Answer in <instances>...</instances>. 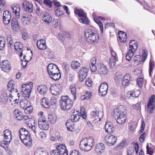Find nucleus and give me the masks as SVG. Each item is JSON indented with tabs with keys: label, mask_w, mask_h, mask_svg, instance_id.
I'll return each mask as SVG.
<instances>
[{
	"label": "nucleus",
	"mask_w": 155,
	"mask_h": 155,
	"mask_svg": "<svg viewBox=\"0 0 155 155\" xmlns=\"http://www.w3.org/2000/svg\"><path fill=\"white\" fill-rule=\"evenodd\" d=\"M148 52L145 50H143L142 51V61L144 62L147 58Z\"/></svg>",
	"instance_id": "nucleus-54"
},
{
	"label": "nucleus",
	"mask_w": 155,
	"mask_h": 155,
	"mask_svg": "<svg viewBox=\"0 0 155 155\" xmlns=\"http://www.w3.org/2000/svg\"><path fill=\"white\" fill-rule=\"evenodd\" d=\"M140 92L139 90H135L128 92V95L133 97H137L140 94Z\"/></svg>",
	"instance_id": "nucleus-39"
},
{
	"label": "nucleus",
	"mask_w": 155,
	"mask_h": 155,
	"mask_svg": "<svg viewBox=\"0 0 155 155\" xmlns=\"http://www.w3.org/2000/svg\"><path fill=\"white\" fill-rule=\"evenodd\" d=\"M105 128L106 131L109 134L113 133L115 130L114 127L112 123L107 121L105 124Z\"/></svg>",
	"instance_id": "nucleus-25"
},
{
	"label": "nucleus",
	"mask_w": 155,
	"mask_h": 155,
	"mask_svg": "<svg viewBox=\"0 0 155 155\" xmlns=\"http://www.w3.org/2000/svg\"><path fill=\"white\" fill-rule=\"evenodd\" d=\"M126 143V140H123L120 142V144L117 146V147L119 149H121L124 147Z\"/></svg>",
	"instance_id": "nucleus-58"
},
{
	"label": "nucleus",
	"mask_w": 155,
	"mask_h": 155,
	"mask_svg": "<svg viewBox=\"0 0 155 155\" xmlns=\"http://www.w3.org/2000/svg\"><path fill=\"white\" fill-rule=\"evenodd\" d=\"M41 105L45 108H49L50 106L49 100L47 98L42 99L41 102Z\"/></svg>",
	"instance_id": "nucleus-41"
},
{
	"label": "nucleus",
	"mask_w": 155,
	"mask_h": 155,
	"mask_svg": "<svg viewBox=\"0 0 155 155\" xmlns=\"http://www.w3.org/2000/svg\"><path fill=\"white\" fill-rule=\"evenodd\" d=\"M28 126L29 128L31 129V130L35 134H36V133L38 132V128L37 127L36 125H35V124L34 123L33 125L32 124H28Z\"/></svg>",
	"instance_id": "nucleus-49"
},
{
	"label": "nucleus",
	"mask_w": 155,
	"mask_h": 155,
	"mask_svg": "<svg viewBox=\"0 0 155 155\" xmlns=\"http://www.w3.org/2000/svg\"><path fill=\"white\" fill-rule=\"evenodd\" d=\"M5 39L3 37H0V50H3L5 47Z\"/></svg>",
	"instance_id": "nucleus-44"
},
{
	"label": "nucleus",
	"mask_w": 155,
	"mask_h": 155,
	"mask_svg": "<svg viewBox=\"0 0 155 155\" xmlns=\"http://www.w3.org/2000/svg\"><path fill=\"white\" fill-rule=\"evenodd\" d=\"M94 141L92 137H87L83 139L81 141L80 147L81 150L88 151L94 146Z\"/></svg>",
	"instance_id": "nucleus-4"
},
{
	"label": "nucleus",
	"mask_w": 155,
	"mask_h": 155,
	"mask_svg": "<svg viewBox=\"0 0 155 155\" xmlns=\"http://www.w3.org/2000/svg\"><path fill=\"white\" fill-rule=\"evenodd\" d=\"M23 5L25 10L27 12H31L33 11V5L29 2L25 0L24 1Z\"/></svg>",
	"instance_id": "nucleus-27"
},
{
	"label": "nucleus",
	"mask_w": 155,
	"mask_h": 155,
	"mask_svg": "<svg viewBox=\"0 0 155 155\" xmlns=\"http://www.w3.org/2000/svg\"><path fill=\"white\" fill-rule=\"evenodd\" d=\"M21 20L22 23L24 26L28 25L31 23V16L28 14H24L22 16Z\"/></svg>",
	"instance_id": "nucleus-19"
},
{
	"label": "nucleus",
	"mask_w": 155,
	"mask_h": 155,
	"mask_svg": "<svg viewBox=\"0 0 155 155\" xmlns=\"http://www.w3.org/2000/svg\"><path fill=\"white\" fill-rule=\"evenodd\" d=\"M52 20V17L49 13L45 12L44 13L43 15V20L47 24H49L51 22Z\"/></svg>",
	"instance_id": "nucleus-30"
},
{
	"label": "nucleus",
	"mask_w": 155,
	"mask_h": 155,
	"mask_svg": "<svg viewBox=\"0 0 155 155\" xmlns=\"http://www.w3.org/2000/svg\"><path fill=\"white\" fill-rule=\"evenodd\" d=\"M58 38L61 41H64L65 40L64 36L61 33H59L57 36Z\"/></svg>",
	"instance_id": "nucleus-62"
},
{
	"label": "nucleus",
	"mask_w": 155,
	"mask_h": 155,
	"mask_svg": "<svg viewBox=\"0 0 155 155\" xmlns=\"http://www.w3.org/2000/svg\"><path fill=\"white\" fill-rule=\"evenodd\" d=\"M118 35L119 40L121 42H124L126 41L127 35L126 33L122 31H120L118 33Z\"/></svg>",
	"instance_id": "nucleus-34"
},
{
	"label": "nucleus",
	"mask_w": 155,
	"mask_h": 155,
	"mask_svg": "<svg viewBox=\"0 0 155 155\" xmlns=\"http://www.w3.org/2000/svg\"><path fill=\"white\" fill-rule=\"evenodd\" d=\"M48 90L47 87L45 85H39L37 88L38 92L41 95L45 94L46 93Z\"/></svg>",
	"instance_id": "nucleus-32"
},
{
	"label": "nucleus",
	"mask_w": 155,
	"mask_h": 155,
	"mask_svg": "<svg viewBox=\"0 0 155 155\" xmlns=\"http://www.w3.org/2000/svg\"><path fill=\"white\" fill-rule=\"evenodd\" d=\"M33 87V83L32 82H30L29 84H23L22 85L21 89V91L23 94V96L25 97L28 98Z\"/></svg>",
	"instance_id": "nucleus-8"
},
{
	"label": "nucleus",
	"mask_w": 155,
	"mask_h": 155,
	"mask_svg": "<svg viewBox=\"0 0 155 155\" xmlns=\"http://www.w3.org/2000/svg\"><path fill=\"white\" fill-rule=\"evenodd\" d=\"M108 88V84L106 82H103L101 84L99 87V91L102 96H104L106 94Z\"/></svg>",
	"instance_id": "nucleus-20"
},
{
	"label": "nucleus",
	"mask_w": 155,
	"mask_h": 155,
	"mask_svg": "<svg viewBox=\"0 0 155 155\" xmlns=\"http://www.w3.org/2000/svg\"><path fill=\"white\" fill-rule=\"evenodd\" d=\"M17 19L12 18L11 21V26L12 28L14 30L16 31L20 28V26L18 24Z\"/></svg>",
	"instance_id": "nucleus-29"
},
{
	"label": "nucleus",
	"mask_w": 155,
	"mask_h": 155,
	"mask_svg": "<svg viewBox=\"0 0 155 155\" xmlns=\"http://www.w3.org/2000/svg\"><path fill=\"white\" fill-rule=\"evenodd\" d=\"M50 102L51 105H55L57 102L56 97H51V99Z\"/></svg>",
	"instance_id": "nucleus-64"
},
{
	"label": "nucleus",
	"mask_w": 155,
	"mask_h": 155,
	"mask_svg": "<svg viewBox=\"0 0 155 155\" xmlns=\"http://www.w3.org/2000/svg\"><path fill=\"white\" fill-rule=\"evenodd\" d=\"M117 137L113 135L106 136L104 139V141L107 145L111 146L114 145L117 141Z\"/></svg>",
	"instance_id": "nucleus-11"
},
{
	"label": "nucleus",
	"mask_w": 155,
	"mask_h": 155,
	"mask_svg": "<svg viewBox=\"0 0 155 155\" xmlns=\"http://www.w3.org/2000/svg\"><path fill=\"white\" fill-rule=\"evenodd\" d=\"M55 13L57 16H60L63 14V12L61 11L59 8L55 10Z\"/></svg>",
	"instance_id": "nucleus-63"
},
{
	"label": "nucleus",
	"mask_w": 155,
	"mask_h": 155,
	"mask_svg": "<svg viewBox=\"0 0 155 155\" xmlns=\"http://www.w3.org/2000/svg\"><path fill=\"white\" fill-rule=\"evenodd\" d=\"M110 49L111 57L110 59L109 64L110 67L113 68L115 66L116 62L118 60V58L116 53L113 49L111 47Z\"/></svg>",
	"instance_id": "nucleus-10"
},
{
	"label": "nucleus",
	"mask_w": 155,
	"mask_h": 155,
	"mask_svg": "<svg viewBox=\"0 0 155 155\" xmlns=\"http://www.w3.org/2000/svg\"><path fill=\"white\" fill-rule=\"evenodd\" d=\"M74 12L75 14L78 15L80 17L79 20L81 23L87 25L89 24V21L87 17V15L82 9H78L75 8Z\"/></svg>",
	"instance_id": "nucleus-6"
},
{
	"label": "nucleus",
	"mask_w": 155,
	"mask_h": 155,
	"mask_svg": "<svg viewBox=\"0 0 155 155\" xmlns=\"http://www.w3.org/2000/svg\"><path fill=\"white\" fill-rule=\"evenodd\" d=\"M7 39L8 43L10 45V47L12 46L13 44V39L11 35H7Z\"/></svg>",
	"instance_id": "nucleus-53"
},
{
	"label": "nucleus",
	"mask_w": 155,
	"mask_h": 155,
	"mask_svg": "<svg viewBox=\"0 0 155 155\" xmlns=\"http://www.w3.org/2000/svg\"><path fill=\"white\" fill-rule=\"evenodd\" d=\"M12 9L15 15V17L18 19L20 18V7L18 5H13L12 7Z\"/></svg>",
	"instance_id": "nucleus-28"
},
{
	"label": "nucleus",
	"mask_w": 155,
	"mask_h": 155,
	"mask_svg": "<svg viewBox=\"0 0 155 155\" xmlns=\"http://www.w3.org/2000/svg\"><path fill=\"white\" fill-rule=\"evenodd\" d=\"M24 109L25 112L27 114H30L31 113L33 110V108L31 105V104H30V106H28V107H26Z\"/></svg>",
	"instance_id": "nucleus-55"
},
{
	"label": "nucleus",
	"mask_w": 155,
	"mask_h": 155,
	"mask_svg": "<svg viewBox=\"0 0 155 155\" xmlns=\"http://www.w3.org/2000/svg\"><path fill=\"white\" fill-rule=\"evenodd\" d=\"M74 114L71 115V118L70 120H72L73 122H76L78 121L81 117V115L78 114V113Z\"/></svg>",
	"instance_id": "nucleus-47"
},
{
	"label": "nucleus",
	"mask_w": 155,
	"mask_h": 155,
	"mask_svg": "<svg viewBox=\"0 0 155 155\" xmlns=\"http://www.w3.org/2000/svg\"><path fill=\"white\" fill-rule=\"evenodd\" d=\"M155 107V96L152 95L150 97L147 105V110L146 112L147 113L151 114Z\"/></svg>",
	"instance_id": "nucleus-9"
},
{
	"label": "nucleus",
	"mask_w": 155,
	"mask_h": 155,
	"mask_svg": "<svg viewBox=\"0 0 155 155\" xmlns=\"http://www.w3.org/2000/svg\"><path fill=\"white\" fill-rule=\"evenodd\" d=\"M137 82L139 87H141L143 83V80L142 78H139L137 79Z\"/></svg>",
	"instance_id": "nucleus-60"
},
{
	"label": "nucleus",
	"mask_w": 155,
	"mask_h": 155,
	"mask_svg": "<svg viewBox=\"0 0 155 155\" xmlns=\"http://www.w3.org/2000/svg\"><path fill=\"white\" fill-rule=\"evenodd\" d=\"M135 52V51H134L129 49L126 55V59L128 61H130L133 56L134 53Z\"/></svg>",
	"instance_id": "nucleus-48"
},
{
	"label": "nucleus",
	"mask_w": 155,
	"mask_h": 155,
	"mask_svg": "<svg viewBox=\"0 0 155 155\" xmlns=\"http://www.w3.org/2000/svg\"><path fill=\"white\" fill-rule=\"evenodd\" d=\"M130 49L136 51L137 48V43L134 40L131 41L129 43Z\"/></svg>",
	"instance_id": "nucleus-38"
},
{
	"label": "nucleus",
	"mask_w": 155,
	"mask_h": 155,
	"mask_svg": "<svg viewBox=\"0 0 155 155\" xmlns=\"http://www.w3.org/2000/svg\"><path fill=\"white\" fill-rule=\"evenodd\" d=\"M57 117L56 115L53 113L48 115V119L50 122L54 124L56 122Z\"/></svg>",
	"instance_id": "nucleus-42"
},
{
	"label": "nucleus",
	"mask_w": 155,
	"mask_h": 155,
	"mask_svg": "<svg viewBox=\"0 0 155 155\" xmlns=\"http://www.w3.org/2000/svg\"><path fill=\"white\" fill-rule=\"evenodd\" d=\"M89 71L88 68L87 67H84L81 68L79 71V79L82 81L86 77Z\"/></svg>",
	"instance_id": "nucleus-14"
},
{
	"label": "nucleus",
	"mask_w": 155,
	"mask_h": 155,
	"mask_svg": "<svg viewBox=\"0 0 155 155\" xmlns=\"http://www.w3.org/2000/svg\"><path fill=\"white\" fill-rule=\"evenodd\" d=\"M62 89L61 85L60 84H57L51 85L50 90L52 94L57 95L61 92Z\"/></svg>",
	"instance_id": "nucleus-12"
},
{
	"label": "nucleus",
	"mask_w": 155,
	"mask_h": 155,
	"mask_svg": "<svg viewBox=\"0 0 155 155\" xmlns=\"http://www.w3.org/2000/svg\"><path fill=\"white\" fill-rule=\"evenodd\" d=\"M84 36L88 42L94 44L97 43L99 37L98 34L91 28H88L84 31Z\"/></svg>",
	"instance_id": "nucleus-2"
},
{
	"label": "nucleus",
	"mask_w": 155,
	"mask_h": 155,
	"mask_svg": "<svg viewBox=\"0 0 155 155\" xmlns=\"http://www.w3.org/2000/svg\"><path fill=\"white\" fill-rule=\"evenodd\" d=\"M71 94L74 96V100H75L76 99V86L74 84H72L70 87Z\"/></svg>",
	"instance_id": "nucleus-46"
},
{
	"label": "nucleus",
	"mask_w": 155,
	"mask_h": 155,
	"mask_svg": "<svg viewBox=\"0 0 155 155\" xmlns=\"http://www.w3.org/2000/svg\"><path fill=\"white\" fill-rule=\"evenodd\" d=\"M97 60L95 58H92L89 64L91 70L93 72H95L97 70L98 64L96 63Z\"/></svg>",
	"instance_id": "nucleus-18"
},
{
	"label": "nucleus",
	"mask_w": 155,
	"mask_h": 155,
	"mask_svg": "<svg viewBox=\"0 0 155 155\" xmlns=\"http://www.w3.org/2000/svg\"><path fill=\"white\" fill-rule=\"evenodd\" d=\"M8 101V97L6 94H3L0 96V102L3 104H6Z\"/></svg>",
	"instance_id": "nucleus-40"
},
{
	"label": "nucleus",
	"mask_w": 155,
	"mask_h": 155,
	"mask_svg": "<svg viewBox=\"0 0 155 155\" xmlns=\"http://www.w3.org/2000/svg\"><path fill=\"white\" fill-rule=\"evenodd\" d=\"M9 100L11 102L12 105L14 104L15 106L16 104H18L19 102V100L15 98L12 94H9Z\"/></svg>",
	"instance_id": "nucleus-43"
},
{
	"label": "nucleus",
	"mask_w": 155,
	"mask_h": 155,
	"mask_svg": "<svg viewBox=\"0 0 155 155\" xmlns=\"http://www.w3.org/2000/svg\"><path fill=\"white\" fill-rule=\"evenodd\" d=\"M51 154V155H68V152L65 146L61 144L57 146L56 149L52 150Z\"/></svg>",
	"instance_id": "nucleus-7"
},
{
	"label": "nucleus",
	"mask_w": 155,
	"mask_h": 155,
	"mask_svg": "<svg viewBox=\"0 0 155 155\" xmlns=\"http://www.w3.org/2000/svg\"><path fill=\"white\" fill-rule=\"evenodd\" d=\"M130 78L129 74H127L124 76L122 82V84L123 86L125 87L128 85L130 80Z\"/></svg>",
	"instance_id": "nucleus-35"
},
{
	"label": "nucleus",
	"mask_w": 155,
	"mask_h": 155,
	"mask_svg": "<svg viewBox=\"0 0 155 155\" xmlns=\"http://www.w3.org/2000/svg\"><path fill=\"white\" fill-rule=\"evenodd\" d=\"M37 45L38 48L41 50H44L47 47L45 41L43 40H40L38 41Z\"/></svg>",
	"instance_id": "nucleus-33"
},
{
	"label": "nucleus",
	"mask_w": 155,
	"mask_h": 155,
	"mask_svg": "<svg viewBox=\"0 0 155 155\" xmlns=\"http://www.w3.org/2000/svg\"><path fill=\"white\" fill-rule=\"evenodd\" d=\"M39 127L43 130H47L49 128V124L47 120L42 117L40 118L38 120Z\"/></svg>",
	"instance_id": "nucleus-13"
},
{
	"label": "nucleus",
	"mask_w": 155,
	"mask_h": 155,
	"mask_svg": "<svg viewBox=\"0 0 155 155\" xmlns=\"http://www.w3.org/2000/svg\"><path fill=\"white\" fill-rule=\"evenodd\" d=\"M154 62L153 61H152L150 60L149 62V75L150 76L151 75V73L154 67Z\"/></svg>",
	"instance_id": "nucleus-51"
},
{
	"label": "nucleus",
	"mask_w": 155,
	"mask_h": 155,
	"mask_svg": "<svg viewBox=\"0 0 155 155\" xmlns=\"http://www.w3.org/2000/svg\"><path fill=\"white\" fill-rule=\"evenodd\" d=\"M34 155H48V153L45 149L39 148L36 150Z\"/></svg>",
	"instance_id": "nucleus-31"
},
{
	"label": "nucleus",
	"mask_w": 155,
	"mask_h": 155,
	"mask_svg": "<svg viewBox=\"0 0 155 155\" xmlns=\"http://www.w3.org/2000/svg\"><path fill=\"white\" fill-rule=\"evenodd\" d=\"M11 13L8 11H5L3 14V21L5 24H8L11 21Z\"/></svg>",
	"instance_id": "nucleus-21"
},
{
	"label": "nucleus",
	"mask_w": 155,
	"mask_h": 155,
	"mask_svg": "<svg viewBox=\"0 0 155 155\" xmlns=\"http://www.w3.org/2000/svg\"><path fill=\"white\" fill-rule=\"evenodd\" d=\"M97 71L100 74H106L108 72V68L104 64L101 63H98Z\"/></svg>",
	"instance_id": "nucleus-22"
},
{
	"label": "nucleus",
	"mask_w": 155,
	"mask_h": 155,
	"mask_svg": "<svg viewBox=\"0 0 155 155\" xmlns=\"http://www.w3.org/2000/svg\"><path fill=\"white\" fill-rule=\"evenodd\" d=\"M123 77V76L122 74H118L115 76V80L117 83H120L122 81Z\"/></svg>",
	"instance_id": "nucleus-57"
},
{
	"label": "nucleus",
	"mask_w": 155,
	"mask_h": 155,
	"mask_svg": "<svg viewBox=\"0 0 155 155\" xmlns=\"http://www.w3.org/2000/svg\"><path fill=\"white\" fill-rule=\"evenodd\" d=\"M53 80L55 81H57L59 80L61 77V74L60 73L57 74H56L54 75H52L50 77Z\"/></svg>",
	"instance_id": "nucleus-59"
},
{
	"label": "nucleus",
	"mask_w": 155,
	"mask_h": 155,
	"mask_svg": "<svg viewBox=\"0 0 155 155\" xmlns=\"http://www.w3.org/2000/svg\"><path fill=\"white\" fill-rule=\"evenodd\" d=\"M23 59L21 58V61L22 62L21 64L23 65V67L24 68H25L26 67V65L27 64V62L28 61L27 60L25 59V57H26V55L24 54L23 55Z\"/></svg>",
	"instance_id": "nucleus-52"
},
{
	"label": "nucleus",
	"mask_w": 155,
	"mask_h": 155,
	"mask_svg": "<svg viewBox=\"0 0 155 155\" xmlns=\"http://www.w3.org/2000/svg\"><path fill=\"white\" fill-rule=\"evenodd\" d=\"M126 108L123 105H120L114 110V114L116 117L117 122L119 124H124L127 119Z\"/></svg>",
	"instance_id": "nucleus-1"
},
{
	"label": "nucleus",
	"mask_w": 155,
	"mask_h": 155,
	"mask_svg": "<svg viewBox=\"0 0 155 155\" xmlns=\"http://www.w3.org/2000/svg\"><path fill=\"white\" fill-rule=\"evenodd\" d=\"M2 70L5 72H8L11 69V65L8 60H5L2 61L1 64Z\"/></svg>",
	"instance_id": "nucleus-16"
},
{
	"label": "nucleus",
	"mask_w": 155,
	"mask_h": 155,
	"mask_svg": "<svg viewBox=\"0 0 155 155\" xmlns=\"http://www.w3.org/2000/svg\"><path fill=\"white\" fill-rule=\"evenodd\" d=\"M23 45L22 44L19 42H17L14 44V49L16 52L19 54V56L21 57L23 55V53L25 51L22 49Z\"/></svg>",
	"instance_id": "nucleus-15"
},
{
	"label": "nucleus",
	"mask_w": 155,
	"mask_h": 155,
	"mask_svg": "<svg viewBox=\"0 0 155 155\" xmlns=\"http://www.w3.org/2000/svg\"><path fill=\"white\" fill-rule=\"evenodd\" d=\"M105 150V147L104 144L102 143H100L96 145L95 150L98 154H100L104 152Z\"/></svg>",
	"instance_id": "nucleus-26"
},
{
	"label": "nucleus",
	"mask_w": 155,
	"mask_h": 155,
	"mask_svg": "<svg viewBox=\"0 0 155 155\" xmlns=\"http://www.w3.org/2000/svg\"><path fill=\"white\" fill-rule=\"evenodd\" d=\"M20 139L22 143L27 146H30L32 143V140L30 137V134L26 129L21 128L19 131Z\"/></svg>",
	"instance_id": "nucleus-3"
},
{
	"label": "nucleus",
	"mask_w": 155,
	"mask_h": 155,
	"mask_svg": "<svg viewBox=\"0 0 155 155\" xmlns=\"http://www.w3.org/2000/svg\"><path fill=\"white\" fill-rule=\"evenodd\" d=\"M81 64L79 61H74L72 62L71 67L72 69H76L80 67Z\"/></svg>",
	"instance_id": "nucleus-45"
},
{
	"label": "nucleus",
	"mask_w": 155,
	"mask_h": 155,
	"mask_svg": "<svg viewBox=\"0 0 155 155\" xmlns=\"http://www.w3.org/2000/svg\"><path fill=\"white\" fill-rule=\"evenodd\" d=\"M14 114L18 120H22L23 118L22 112L18 109H16L14 111Z\"/></svg>",
	"instance_id": "nucleus-36"
},
{
	"label": "nucleus",
	"mask_w": 155,
	"mask_h": 155,
	"mask_svg": "<svg viewBox=\"0 0 155 155\" xmlns=\"http://www.w3.org/2000/svg\"><path fill=\"white\" fill-rule=\"evenodd\" d=\"M102 116L103 114L101 111L98 112L97 115H96L95 116V119L94 120L95 122H98L101 121Z\"/></svg>",
	"instance_id": "nucleus-56"
},
{
	"label": "nucleus",
	"mask_w": 155,
	"mask_h": 155,
	"mask_svg": "<svg viewBox=\"0 0 155 155\" xmlns=\"http://www.w3.org/2000/svg\"><path fill=\"white\" fill-rule=\"evenodd\" d=\"M4 143L5 144H8L12 139V135L11 131L7 129L4 131Z\"/></svg>",
	"instance_id": "nucleus-17"
},
{
	"label": "nucleus",
	"mask_w": 155,
	"mask_h": 155,
	"mask_svg": "<svg viewBox=\"0 0 155 155\" xmlns=\"http://www.w3.org/2000/svg\"><path fill=\"white\" fill-rule=\"evenodd\" d=\"M134 59V63L136 64H139L142 61L141 56L140 55H137L135 56Z\"/></svg>",
	"instance_id": "nucleus-50"
},
{
	"label": "nucleus",
	"mask_w": 155,
	"mask_h": 155,
	"mask_svg": "<svg viewBox=\"0 0 155 155\" xmlns=\"http://www.w3.org/2000/svg\"><path fill=\"white\" fill-rule=\"evenodd\" d=\"M30 102L29 101L26 99H24L20 101V105L23 109H24L28 106H30Z\"/></svg>",
	"instance_id": "nucleus-37"
},
{
	"label": "nucleus",
	"mask_w": 155,
	"mask_h": 155,
	"mask_svg": "<svg viewBox=\"0 0 155 155\" xmlns=\"http://www.w3.org/2000/svg\"><path fill=\"white\" fill-rule=\"evenodd\" d=\"M93 82L91 79L88 78L86 79L85 81V84L88 87H91L92 86Z\"/></svg>",
	"instance_id": "nucleus-61"
},
{
	"label": "nucleus",
	"mask_w": 155,
	"mask_h": 155,
	"mask_svg": "<svg viewBox=\"0 0 155 155\" xmlns=\"http://www.w3.org/2000/svg\"><path fill=\"white\" fill-rule=\"evenodd\" d=\"M47 71L49 75L51 74L56 71H58L59 69L58 66L55 64H50L48 66Z\"/></svg>",
	"instance_id": "nucleus-23"
},
{
	"label": "nucleus",
	"mask_w": 155,
	"mask_h": 155,
	"mask_svg": "<svg viewBox=\"0 0 155 155\" xmlns=\"http://www.w3.org/2000/svg\"><path fill=\"white\" fill-rule=\"evenodd\" d=\"M7 89L11 93L18 92L17 88L15 87V82L13 80H10L8 84Z\"/></svg>",
	"instance_id": "nucleus-24"
},
{
	"label": "nucleus",
	"mask_w": 155,
	"mask_h": 155,
	"mask_svg": "<svg viewBox=\"0 0 155 155\" xmlns=\"http://www.w3.org/2000/svg\"><path fill=\"white\" fill-rule=\"evenodd\" d=\"M59 104L61 109L66 111L72 107L73 102L68 96H63L60 100Z\"/></svg>",
	"instance_id": "nucleus-5"
}]
</instances>
